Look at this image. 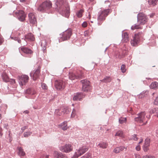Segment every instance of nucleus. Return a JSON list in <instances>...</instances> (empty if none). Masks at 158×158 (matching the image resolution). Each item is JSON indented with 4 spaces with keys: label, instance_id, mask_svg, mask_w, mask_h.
<instances>
[{
    "label": "nucleus",
    "instance_id": "obj_5",
    "mask_svg": "<svg viewBox=\"0 0 158 158\" xmlns=\"http://www.w3.org/2000/svg\"><path fill=\"white\" fill-rule=\"evenodd\" d=\"M89 149V148L86 146H84L80 147L76 150L73 156L74 158H77L79 156L84 154Z\"/></svg>",
    "mask_w": 158,
    "mask_h": 158
},
{
    "label": "nucleus",
    "instance_id": "obj_13",
    "mask_svg": "<svg viewBox=\"0 0 158 158\" xmlns=\"http://www.w3.org/2000/svg\"><path fill=\"white\" fill-rule=\"evenodd\" d=\"M140 37L138 34H135L133 37V39L131 41V43L132 46H136L139 43Z\"/></svg>",
    "mask_w": 158,
    "mask_h": 158
},
{
    "label": "nucleus",
    "instance_id": "obj_57",
    "mask_svg": "<svg viewBox=\"0 0 158 158\" xmlns=\"http://www.w3.org/2000/svg\"><path fill=\"white\" fill-rule=\"evenodd\" d=\"M13 84L15 83V81L14 79H11L10 81Z\"/></svg>",
    "mask_w": 158,
    "mask_h": 158
},
{
    "label": "nucleus",
    "instance_id": "obj_7",
    "mask_svg": "<svg viewBox=\"0 0 158 158\" xmlns=\"http://www.w3.org/2000/svg\"><path fill=\"white\" fill-rule=\"evenodd\" d=\"M147 21V17L144 14L140 13L138 14L137 21L140 25H144Z\"/></svg>",
    "mask_w": 158,
    "mask_h": 158
},
{
    "label": "nucleus",
    "instance_id": "obj_35",
    "mask_svg": "<svg viewBox=\"0 0 158 158\" xmlns=\"http://www.w3.org/2000/svg\"><path fill=\"white\" fill-rule=\"evenodd\" d=\"M115 136H118L120 137H123V133L122 131L119 130L115 134Z\"/></svg>",
    "mask_w": 158,
    "mask_h": 158
},
{
    "label": "nucleus",
    "instance_id": "obj_56",
    "mask_svg": "<svg viewBox=\"0 0 158 158\" xmlns=\"http://www.w3.org/2000/svg\"><path fill=\"white\" fill-rule=\"evenodd\" d=\"M27 127L26 126H24L22 127L21 128V130H22L23 131L27 129Z\"/></svg>",
    "mask_w": 158,
    "mask_h": 158
},
{
    "label": "nucleus",
    "instance_id": "obj_16",
    "mask_svg": "<svg viewBox=\"0 0 158 158\" xmlns=\"http://www.w3.org/2000/svg\"><path fill=\"white\" fill-rule=\"evenodd\" d=\"M82 76L83 75L82 73L78 76H76L73 73H69V78L71 80H74L76 79H80Z\"/></svg>",
    "mask_w": 158,
    "mask_h": 158
},
{
    "label": "nucleus",
    "instance_id": "obj_47",
    "mask_svg": "<svg viewBox=\"0 0 158 158\" xmlns=\"http://www.w3.org/2000/svg\"><path fill=\"white\" fill-rule=\"evenodd\" d=\"M154 104L155 105H158V95L154 100Z\"/></svg>",
    "mask_w": 158,
    "mask_h": 158
},
{
    "label": "nucleus",
    "instance_id": "obj_60",
    "mask_svg": "<svg viewBox=\"0 0 158 158\" xmlns=\"http://www.w3.org/2000/svg\"><path fill=\"white\" fill-rule=\"evenodd\" d=\"M156 135L157 137H158V128L156 130Z\"/></svg>",
    "mask_w": 158,
    "mask_h": 158
},
{
    "label": "nucleus",
    "instance_id": "obj_24",
    "mask_svg": "<svg viewBox=\"0 0 158 158\" xmlns=\"http://www.w3.org/2000/svg\"><path fill=\"white\" fill-rule=\"evenodd\" d=\"M47 45V42L46 41L44 40H42L41 43V47H42V49L44 52H45Z\"/></svg>",
    "mask_w": 158,
    "mask_h": 158
},
{
    "label": "nucleus",
    "instance_id": "obj_8",
    "mask_svg": "<svg viewBox=\"0 0 158 158\" xmlns=\"http://www.w3.org/2000/svg\"><path fill=\"white\" fill-rule=\"evenodd\" d=\"M40 67L39 66L37 69L31 71L30 73L31 77L33 80L35 81L38 79L40 75Z\"/></svg>",
    "mask_w": 158,
    "mask_h": 158
},
{
    "label": "nucleus",
    "instance_id": "obj_1",
    "mask_svg": "<svg viewBox=\"0 0 158 158\" xmlns=\"http://www.w3.org/2000/svg\"><path fill=\"white\" fill-rule=\"evenodd\" d=\"M57 8L60 11H62L64 16L68 18L70 15V8L69 5L66 0H56V3Z\"/></svg>",
    "mask_w": 158,
    "mask_h": 158
},
{
    "label": "nucleus",
    "instance_id": "obj_25",
    "mask_svg": "<svg viewBox=\"0 0 158 158\" xmlns=\"http://www.w3.org/2000/svg\"><path fill=\"white\" fill-rule=\"evenodd\" d=\"M150 87L152 89H157L158 88V82L156 81L152 82L150 85Z\"/></svg>",
    "mask_w": 158,
    "mask_h": 158
},
{
    "label": "nucleus",
    "instance_id": "obj_28",
    "mask_svg": "<svg viewBox=\"0 0 158 158\" xmlns=\"http://www.w3.org/2000/svg\"><path fill=\"white\" fill-rule=\"evenodd\" d=\"M98 146L100 148L105 149L107 148L108 144L106 143L102 142L98 144Z\"/></svg>",
    "mask_w": 158,
    "mask_h": 158
},
{
    "label": "nucleus",
    "instance_id": "obj_26",
    "mask_svg": "<svg viewBox=\"0 0 158 158\" xmlns=\"http://www.w3.org/2000/svg\"><path fill=\"white\" fill-rule=\"evenodd\" d=\"M91 89V87L90 85L82 86V90L85 92H89L90 91Z\"/></svg>",
    "mask_w": 158,
    "mask_h": 158
},
{
    "label": "nucleus",
    "instance_id": "obj_11",
    "mask_svg": "<svg viewBox=\"0 0 158 158\" xmlns=\"http://www.w3.org/2000/svg\"><path fill=\"white\" fill-rule=\"evenodd\" d=\"M55 86L57 90H60L64 88L65 83L61 80H56L55 82Z\"/></svg>",
    "mask_w": 158,
    "mask_h": 158
},
{
    "label": "nucleus",
    "instance_id": "obj_9",
    "mask_svg": "<svg viewBox=\"0 0 158 158\" xmlns=\"http://www.w3.org/2000/svg\"><path fill=\"white\" fill-rule=\"evenodd\" d=\"M146 118V113L145 112H141L137 114V117L135 118V121L137 123H143Z\"/></svg>",
    "mask_w": 158,
    "mask_h": 158
},
{
    "label": "nucleus",
    "instance_id": "obj_32",
    "mask_svg": "<svg viewBox=\"0 0 158 158\" xmlns=\"http://www.w3.org/2000/svg\"><path fill=\"white\" fill-rule=\"evenodd\" d=\"M158 0H148V2L149 5L152 6H155L156 5Z\"/></svg>",
    "mask_w": 158,
    "mask_h": 158
},
{
    "label": "nucleus",
    "instance_id": "obj_30",
    "mask_svg": "<svg viewBox=\"0 0 158 158\" xmlns=\"http://www.w3.org/2000/svg\"><path fill=\"white\" fill-rule=\"evenodd\" d=\"M25 94H34L35 93V92L33 91L32 89L31 88H28L25 91Z\"/></svg>",
    "mask_w": 158,
    "mask_h": 158
},
{
    "label": "nucleus",
    "instance_id": "obj_54",
    "mask_svg": "<svg viewBox=\"0 0 158 158\" xmlns=\"http://www.w3.org/2000/svg\"><path fill=\"white\" fill-rule=\"evenodd\" d=\"M48 156L47 155H42L40 158H48Z\"/></svg>",
    "mask_w": 158,
    "mask_h": 158
},
{
    "label": "nucleus",
    "instance_id": "obj_64",
    "mask_svg": "<svg viewBox=\"0 0 158 158\" xmlns=\"http://www.w3.org/2000/svg\"><path fill=\"white\" fill-rule=\"evenodd\" d=\"M154 15V14H151V15H150V17H152Z\"/></svg>",
    "mask_w": 158,
    "mask_h": 158
},
{
    "label": "nucleus",
    "instance_id": "obj_34",
    "mask_svg": "<svg viewBox=\"0 0 158 158\" xmlns=\"http://www.w3.org/2000/svg\"><path fill=\"white\" fill-rule=\"evenodd\" d=\"M2 78L3 80L6 82H7L9 81L8 77L5 73H3L2 74Z\"/></svg>",
    "mask_w": 158,
    "mask_h": 158
},
{
    "label": "nucleus",
    "instance_id": "obj_42",
    "mask_svg": "<svg viewBox=\"0 0 158 158\" xmlns=\"http://www.w3.org/2000/svg\"><path fill=\"white\" fill-rule=\"evenodd\" d=\"M125 67V65L124 64H122L121 66V69L123 73H124L126 71Z\"/></svg>",
    "mask_w": 158,
    "mask_h": 158
},
{
    "label": "nucleus",
    "instance_id": "obj_14",
    "mask_svg": "<svg viewBox=\"0 0 158 158\" xmlns=\"http://www.w3.org/2000/svg\"><path fill=\"white\" fill-rule=\"evenodd\" d=\"M29 20L30 23L32 25H36L37 21L35 16L34 14L30 13L28 14Z\"/></svg>",
    "mask_w": 158,
    "mask_h": 158
},
{
    "label": "nucleus",
    "instance_id": "obj_52",
    "mask_svg": "<svg viewBox=\"0 0 158 158\" xmlns=\"http://www.w3.org/2000/svg\"><path fill=\"white\" fill-rule=\"evenodd\" d=\"M87 23L85 21L82 24V26L84 27H87Z\"/></svg>",
    "mask_w": 158,
    "mask_h": 158
},
{
    "label": "nucleus",
    "instance_id": "obj_59",
    "mask_svg": "<svg viewBox=\"0 0 158 158\" xmlns=\"http://www.w3.org/2000/svg\"><path fill=\"white\" fill-rule=\"evenodd\" d=\"M135 149L137 151H139L140 149V147L139 146H137L136 147Z\"/></svg>",
    "mask_w": 158,
    "mask_h": 158
},
{
    "label": "nucleus",
    "instance_id": "obj_10",
    "mask_svg": "<svg viewBox=\"0 0 158 158\" xmlns=\"http://www.w3.org/2000/svg\"><path fill=\"white\" fill-rule=\"evenodd\" d=\"M73 149V146L69 143L66 144L65 145L60 147V150L61 151L68 153L72 151Z\"/></svg>",
    "mask_w": 158,
    "mask_h": 158
},
{
    "label": "nucleus",
    "instance_id": "obj_50",
    "mask_svg": "<svg viewBox=\"0 0 158 158\" xmlns=\"http://www.w3.org/2000/svg\"><path fill=\"white\" fill-rule=\"evenodd\" d=\"M148 146H145L143 145V150L144 152H147L148 149Z\"/></svg>",
    "mask_w": 158,
    "mask_h": 158
},
{
    "label": "nucleus",
    "instance_id": "obj_2",
    "mask_svg": "<svg viewBox=\"0 0 158 158\" xmlns=\"http://www.w3.org/2000/svg\"><path fill=\"white\" fill-rule=\"evenodd\" d=\"M52 6L51 2L50 1H46L40 5L37 9L39 11L44 12L50 10Z\"/></svg>",
    "mask_w": 158,
    "mask_h": 158
},
{
    "label": "nucleus",
    "instance_id": "obj_48",
    "mask_svg": "<svg viewBox=\"0 0 158 158\" xmlns=\"http://www.w3.org/2000/svg\"><path fill=\"white\" fill-rule=\"evenodd\" d=\"M143 158H155V157L151 155H146L143 156Z\"/></svg>",
    "mask_w": 158,
    "mask_h": 158
},
{
    "label": "nucleus",
    "instance_id": "obj_45",
    "mask_svg": "<svg viewBox=\"0 0 158 158\" xmlns=\"http://www.w3.org/2000/svg\"><path fill=\"white\" fill-rule=\"evenodd\" d=\"M41 87L44 90H46L48 88L47 86L45 83L42 84Z\"/></svg>",
    "mask_w": 158,
    "mask_h": 158
},
{
    "label": "nucleus",
    "instance_id": "obj_51",
    "mask_svg": "<svg viewBox=\"0 0 158 158\" xmlns=\"http://www.w3.org/2000/svg\"><path fill=\"white\" fill-rule=\"evenodd\" d=\"M2 131H3L2 129V127L0 126V137H1L3 135V133Z\"/></svg>",
    "mask_w": 158,
    "mask_h": 158
},
{
    "label": "nucleus",
    "instance_id": "obj_37",
    "mask_svg": "<svg viewBox=\"0 0 158 158\" xmlns=\"http://www.w3.org/2000/svg\"><path fill=\"white\" fill-rule=\"evenodd\" d=\"M140 24L138 23V24H135L131 27V29L134 30L136 29H138L140 28L139 25Z\"/></svg>",
    "mask_w": 158,
    "mask_h": 158
},
{
    "label": "nucleus",
    "instance_id": "obj_55",
    "mask_svg": "<svg viewBox=\"0 0 158 158\" xmlns=\"http://www.w3.org/2000/svg\"><path fill=\"white\" fill-rule=\"evenodd\" d=\"M118 148H119L120 152H121L125 148L123 146H120L119 147H118Z\"/></svg>",
    "mask_w": 158,
    "mask_h": 158
},
{
    "label": "nucleus",
    "instance_id": "obj_40",
    "mask_svg": "<svg viewBox=\"0 0 158 158\" xmlns=\"http://www.w3.org/2000/svg\"><path fill=\"white\" fill-rule=\"evenodd\" d=\"M32 133L30 131H27L25 132L23 134L24 136L25 137H27L30 136Z\"/></svg>",
    "mask_w": 158,
    "mask_h": 158
},
{
    "label": "nucleus",
    "instance_id": "obj_31",
    "mask_svg": "<svg viewBox=\"0 0 158 158\" xmlns=\"http://www.w3.org/2000/svg\"><path fill=\"white\" fill-rule=\"evenodd\" d=\"M111 81V78L109 77H106L101 80L102 82L107 83L110 82Z\"/></svg>",
    "mask_w": 158,
    "mask_h": 158
},
{
    "label": "nucleus",
    "instance_id": "obj_43",
    "mask_svg": "<svg viewBox=\"0 0 158 158\" xmlns=\"http://www.w3.org/2000/svg\"><path fill=\"white\" fill-rule=\"evenodd\" d=\"M55 114L56 115L59 116L61 115L62 113L60 112V110L59 109H56L55 110Z\"/></svg>",
    "mask_w": 158,
    "mask_h": 158
},
{
    "label": "nucleus",
    "instance_id": "obj_3",
    "mask_svg": "<svg viewBox=\"0 0 158 158\" xmlns=\"http://www.w3.org/2000/svg\"><path fill=\"white\" fill-rule=\"evenodd\" d=\"M109 10L106 9L100 11L98 14V25H101L103 21L105 19L106 17L108 15Z\"/></svg>",
    "mask_w": 158,
    "mask_h": 158
},
{
    "label": "nucleus",
    "instance_id": "obj_58",
    "mask_svg": "<svg viewBox=\"0 0 158 158\" xmlns=\"http://www.w3.org/2000/svg\"><path fill=\"white\" fill-rule=\"evenodd\" d=\"M3 41V39L2 37L1 36H0V45H1L2 44Z\"/></svg>",
    "mask_w": 158,
    "mask_h": 158
},
{
    "label": "nucleus",
    "instance_id": "obj_38",
    "mask_svg": "<svg viewBox=\"0 0 158 158\" xmlns=\"http://www.w3.org/2000/svg\"><path fill=\"white\" fill-rule=\"evenodd\" d=\"M83 10H80L76 13V15L77 17L79 18H81L82 15Z\"/></svg>",
    "mask_w": 158,
    "mask_h": 158
},
{
    "label": "nucleus",
    "instance_id": "obj_6",
    "mask_svg": "<svg viewBox=\"0 0 158 158\" xmlns=\"http://www.w3.org/2000/svg\"><path fill=\"white\" fill-rule=\"evenodd\" d=\"M14 15L20 21L23 22L25 20L26 15L22 10H17L14 13Z\"/></svg>",
    "mask_w": 158,
    "mask_h": 158
},
{
    "label": "nucleus",
    "instance_id": "obj_22",
    "mask_svg": "<svg viewBox=\"0 0 158 158\" xmlns=\"http://www.w3.org/2000/svg\"><path fill=\"white\" fill-rule=\"evenodd\" d=\"M21 49L24 53L26 54H31L33 53V51L31 49L27 47H22Z\"/></svg>",
    "mask_w": 158,
    "mask_h": 158
},
{
    "label": "nucleus",
    "instance_id": "obj_46",
    "mask_svg": "<svg viewBox=\"0 0 158 158\" xmlns=\"http://www.w3.org/2000/svg\"><path fill=\"white\" fill-rule=\"evenodd\" d=\"M114 152L115 153H117L120 152L119 148L118 147H117L114 150Z\"/></svg>",
    "mask_w": 158,
    "mask_h": 158
},
{
    "label": "nucleus",
    "instance_id": "obj_18",
    "mask_svg": "<svg viewBox=\"0 0 158 158\" xmlns=\"http://www.w3.org/2000/svg\"><path fill=\"white\" fill-rule=\"evenodd\" d=\"M54 158H66L65 155L63 154L60 152L55 151L54 152Z\"/></svg>",
    "mask_w": 158,
    "mask_h": 158
},
{
    "label": "nucleus",
    "instance_id": "obj_63",
    "mask_svg": "<svg viewBox=\"0 0 158 158\" xmlns=\"http://www.w3.org/2000/svg\"><path fill=\"white\" fill-rule=\"evenodd\" d=\"M29 111L27 110H25L23 112V113L26 114H27L29 113Z\"/></svg>",
    "mask_w": 158,
    "mask_h": 158
},
{
    "label": "nucleus",
    "instance_id": "obj_21",
    "mask_svg": "<svg viewBox=\"0 0 158 158\" xmlns=\"http://www.w3.org/2000/svg\"><path fill=\"white\" fill-rule=\"evenodd\" d=\"M67 121H64L59 125V127L64 131L66 130L68 127L67 124Z\"/></svg>",
    "mask_w": 158,
    "mask_h": 158
},
{
    "label": "nucleus",
    "instance_id": "obj_62",
    "mask_svg": "<svg viewBox=\"0 0 158 158\" xmlns=\"http://www.w3.org/2000/svg\"><path fill=\"white\" fill-rule=\"evenodd\" d=\"M145 96L144 94V93H141L139 95V97H141V98H142L143 97H144Z\"/></svg>",
    "mask_w": 158,
    "mask_h": 158
},
{
    "label": "nucleus",
    "instance_id": "obj_15",
    "mask_svg": "<svg viewBox=\"0 0 158 158\" xmlns=\"http://www.w3.org/2000/svg\"><path fill=\"white\" fill-rule=\"evenodd\" d=\"M24 40L29 41H33L35 40V38L33 35L31 33H28L25 35V38Z\"/></svg>",
    "mask_w": 158,
    "mask_h": 158
},
{
    "label": "nucleus",
    "instance_id": "obj_23",
    "mask_svg": "<svg viewBox=\"0 0 158 158\" xmlns=\"http://www.w3.org/2000/svg\"><path fill=\"white\" fill-rule=\"evenodd\" d=\"M17 149L18 150V154L20 156H24L25 154V152L21 147H18Z\"/></svg>",
    "mask_w": 158,
    "mask_h": 158
},
{
    "label": "nucleus",
    "instance_id": "obj_4",
    "mask_svg": "<svg viewBox=\"0 0 158 158\" xmlns=\"http://www.w3.org/2000/svg\"><path fill=\"white\" fill-rule=\"evenodd\" d=\"M72 31L70 29H68L60 34L61 36L59 40V41H64L69 39L72 35Z\"/></svg>",
    "mask_w": 158,
    "mask_h": 158
},
{
    "label": "nucleus",
    "instance_id": "obj_20",
    "mask_svg": "<svg viewBox=\"0 0 158 158\" xmlns=\"http://www.w3.org/2000/svg\"><path fill=\"white\" fill-rule=\"evenodd\" d=\"M149 116L148 117L146 116V117L148 119H150L151 117V115L152 114H157L158 113V108H154L150 110L149 111Z\"/></svg>",
    "mask_w": 158,
    "mask_h": 158
},
{
    "label": "nucleus",
    "instance_id": "obj_36",
    "mask_svg": "<svg viewBox=\"0 0 158 158\" xmlns=\"http://www.w3.org/2000/svg\"><path fill=\"white\" fill-rule=\"evenodd\" d=\"M10 38L12 40H13L15 41H17L19 43H21V40L20 39L16 36H10Z\"/></svg>",
    "mask_w": 158,
    "mask_h": 158
},
{
    "label": "nucleus",
    "instance_id": "obj_27",
    "mask_svg": "<svg viewBox=\"0 0 158 158\" xmlns=\"http://www.w3.org/2000/svg\"><path fill=\"white\" fill-rule=\"evenodd\" d=\"M81 82L82 84V86L90 85L89 81L86 79L81 80Z\"/></svg>",
    "mask_w": 158,
    "mask_h": 158
},
{
    "label": "nucleus",
    "instance_id": "obj_41",
    "mask_svg": "<svg viewBox=\"0 0 158 158\" xmlns=\"http://www.w3.org/2000/svg\"><path fill=\"white\" fill-rule=\"evenodd\" d=\"M150 141L149 139H146L145 140V143L143 145L149 146L150 145Z\"/></svg>",
    "mask_w": 158,
    "mask_h": 158
},
{
    "label": "nucleus",
    "instance_id": "obj_53",
    "mask_svg": "<svg viewBox=\"0 0 158 158\" xmlns=\"http://www.w3.org/2000/svg\"><path fill=\"white\" fill-rule=\"evenodd\" d=\"M75 109H73V111L72 113V114L71 115V117H74L75 115Z\"/></svg>",
    "mask_w": 158,
    "mask_h": 158
},
{
    "label": "nucleus",
    "instance_id": "obj_39",
    "mask_svg": "<svg viewBox=\"0 0 158 158\" xmlns=\"http://www.w3.org/2000/svg\"><path fill=\"white\" fill-rule=\"evenodd\" d=\"M62 112L64 114H68L69 112V109L67 107L64 108L62 109Z\"/></svg>",
    "mask_w": 158,
    "mask_h": 158
},
{
    "label": "nucleus",
    "instance_id": "obj_33",
    "mask_svg": "<svg viewBox=\"0 0 158 158\" xmlns=\"http://www.w3.org/2000/svg\"><path fill=\"white\" fill-rule=\"evenodd\" d=\"M127 122V118L121 117L119 119V122L120 124H123L124 123H126Z\"/></svg>",
    "mask_w": 158,
    "mask_h": 158
},
{
    "label": "nucleus",
    "instance_id": "obj_49",
    "mask_svg": "<svg viewBox=\"0 0 158 158\" xmlns=\"http://www.w3.org/2000/svg\"><path fill=\"white\" fill-rule=\"evenodd\" d=\"M137 135L135 134H134L132 136V138L134 140L137 141L138 140V138L137 137Z\"/></svg>",
    "mask_w": 158,
    "mask_h": 158
},
{
    "label": "nucleus",
    "instance_id": "obj_44",
    "mask_svg": "<svg viewBox=\"0 0 158 158\" xmlns=\"http://www.w3.org/2000/svg\"><path fill=\"white\" fill-rule=\"evenodd\" d=\"M84 156L85 158H91L92 157V155L90 153L87 152Z\"/></svg>",
    "mask_w": 158,
    "mask_h": 158
},
{
    "label": "nucleus",
    "instance_id": "obj_19",
    "mask_svg": "<svg viewBox=\"0 0 158 158\" xmlns=\"http://www.w3.org/2000/svg\"><path fill=\"white\" fill-rule=\"evenodd\" d=\"M122 41L123 42H127L129 41L128 35L127 32H124L122 34Z\"/></svg>",
    "mask_w": 158,
    "mask_h": 158
},
{
    "label": "nucleus",
    "instance_id": "obj_29",
    "mask_svg": "<svg viewBox=\"0 0 158 158\" xmlns=\"http://www.w3.org/2000/svg\"><path fill=\"white\" fill-rule=\"evenodd\" d=\"M7 109V106L6 104H3L0 106V111L4 113H5Z\"/></svg>",
    "mask_w": 158,
    "mask_h": 158
},
{
    "label": "nucleus",
    "instance_id": "obj_61",
    "mask_svg": "<svg viewBox=\"0 0 158 158\" xmlns=\"http://www.w3.org/2000/svg\"><path fill=\"white\" fill-rule=\"evenodd\" d=\"M7 127H8V124H5L4 125V127L6 129H7Z\"/></svg>",
    "mask_w": 158,
    "mask_h": 158
},
{
    "label": "nucleus",
    "instance_id": "obj_12",
    "mask_svg": "<svg viewBox=\"0 0 158 158\" xmlns=\"http://www.w3.org/2000/svg\"><path fill=\"white\" fill-rule=\"evenodd\" d=\"M19 79L20 85H23L28 81L29 77L26 75H22L19 77Z\"/></svg>",
    "mask_w": 158,
    "mask_h": 158
},
{
    "label": "nucleus",
    "instance_id": "obj_17",
    "mask_svg": "<svg viewBox=\"0 0 158 158\" xmlns=\"http://www.w3.org/2000/svg\"><path fill=\"white\" fill-rule=\"evenodd\" d=\"M83 97V94L82 93L78 92L74 96L73 99L74 101H81Z\"/></svg>",
    "mask_w": 158,
    "mask_h": 158
}]
</instances>
